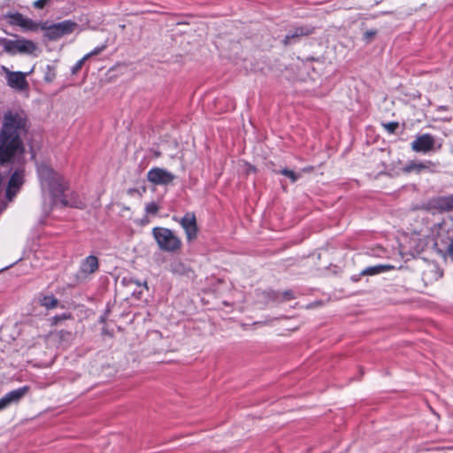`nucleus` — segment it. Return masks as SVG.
Returning a JSON list of instances; mask_svg holds the SVG:
<instances>
[{
	"mask_svg": "<svg viewBox=\"0 0 453 453\" xmlns=\"http://www.w3.org/2000/svg\"><path fill=\"white\" fill-rule=\"evenodd\" d=\"M37 172L44 201L48 202L50 206L61 204L79 209L85 207V203L78 194L65 193L68 188L67 181L50 165L42 164L38 166Z\"/></svg>",
	"mask_w": 453,
	"mask_h": 453,
	"instance_id": "f257e3e1",
	"label": "nucleus"
},
{
	"mask_svg": "<svg viewBox=\"0 0 453 453\" xmlns=\"http://www.w3.org/2000/svg\"><path fill=\"white\" fill-rule=\"evenodd\" d=\"M25 130V119L19 113H6L0 133V164L9 161L22 150L20 134Z\"/></svg>",
	"mask_w": 453,
	"mask_h": 453,
	"instance_id": "f03ea898",
	"label": "nucleus"
},
{
	"mask_svg": "<svg viewBox=\"0 0 453 453\" xmlns=\"http://www.w3.org/2000/svg\"><path fill=\"white\" fill-rule=\"evenodd\" d=\"M151 234L160 250L167 253H177L181 250L182 241L172 229L156 226L152 229Z\"/></svg>",
	"mask_w": 453,
	"mask_h": 453,
	"instance_id": "7ed1b4c3",
	"label": "nucleus"
},
{
	"mask_svg": "<svg viewBox=\"0 0 453 453\" xmlns=\"http://www.w3.org/2000/svg\"><path fill=\"white\" fill-rule=\"evenodd\" d=\"M0 45L10 55L33 54L37 50V46L34 42L25 38L16 40L0 38Z\"/></svg>",
	"mask_w": 453,
	"mask_h": 453,
	"instance_id": "20e7f679",
	"label": "nucleus"
},
{
	"mask_svg": "<svg viewBox=\"0 0 453 453\" xmlns=\"http://www.w3.org/2000/svg\"><path fill=\"white\" fill-rule=\"evenodd\" d=\"M76 30L81 31L79 25L73 20L67 19L46 27L45 36L50 40L55 41Z\"/></svg>",
	"mask_w": 453,
	"mask_h": 453,
	"instance_id": "39448f33",
	"label": "nucleus"
},
{
	"mask_svg": "<svg viewBox=\"0 0 453 453\" xmlns=\"http://www.w3.org/2000/svg\"><path fill=\"white\" fill-rule=\"evenodd\" d=\"M411 150L415 152L428 153L440 150L441 144H437L435 138L430 134L418 135L411 144Z\"/></svg>",
	"mask_w": 453,
	"mask_h": 453,
	"instance_id": "423d86ee",
	"label": "nucleus"
},
{
	"mask_svg": "<svg viewBox=\"0 0 453 453\" xmlns=\"http://www.w3.org/2000/svg\"><path fill=\"white\" fill-rule=\"evenodd\" d=\"M1 70L5 76L6 82L9 87L19 91L27 88L28 83L26 79L27 73L12 72L5 66H2Z\"/></svg>",
	"mask_w": 453,
	"mask_h": 453,
	"instance_id": "0eeeda50",
	"label": "nucleus"
},
{
	"mask_svg": "<svg viewBox=\"0 0 453 453\" xmlns=\"http://www.w3.org/2000/svg\"><path fill=\"white\" fill-rule=\"evenodd\" d=\"M147 179L155 185H167L174 180V175L164 168L155 167L148 172Z\"/></svg>",
	"mask_w": 453,
	"mask_h": 453,
	"instance_id": "6e6552de",
	"label": "nucleus"
},
{
	"mask_svg": "<svg viewBox=\"0 0 453 453\" xmlns=\"http://www.w3.org/2000/svg\"><path fill=\"white\" fill-rule=\"evenodd\" d=\"M28 389L29 388L27 386H24L5 394L2 398H0V411L5 410L13 403H18L28 392Z\"/></svg>",
	"mask_w": 453,
	"mask_h": 453,
	"instance_id": "1a4fd4ad",
	"label": "nucleus"
},
{
	"mask_svg": "<svg viewBox=\"0 0 453 453\" xmlns=\"http://www.w3.org/2000/svg\"><path fill=\"white\" fill-rule=\"evenodd\" d=\"M180 225L184 229L188 241L197 237V226L196 216L193 213H186L180 220Z\"/></svg>",
	"mask_w": 453,
	"mask_h": 453,
	"instance_id": "9d476101",
	"label": "nucleus"
},
{
	"mask_svg": "<svg viewBox=\"0 0 453 453\" xmlns=\"http://www.w3.org/2000/svg\"><path fill=\"white\" fill-rule=\"evenodd\" d=\"M9 23L13 26H19L24 30H35L37 28V24L35 23L31 19H28L23 16L20 13H13L8 16Z\"/></svg>",
	"mask_w": 453,
	"mask_h": 453,
	"instance_id": "9b49d317",
	"label": "nucleus"
},
{
	"mask_svg": "<svg viewBox=\"0 0 453 453\" xmlns=\"http://www.w3.org/2000/svg\"><path fill=\"white\" fill-rule=\"evenodd\" d=\"M24 174L22 171H16L11 177L6 190V196L9 201H12V197L15 196L19 188L23 184Z\"/></svg>",
	"mask_w": 453,
	"mask_h": 453,
	"instance_id": "f8f14e48",
	"label": "nucleus"
},
{
	"mask_svg": "<svg viewBox=\"0 0 453 453\" xmlns=\"http://www.w3.org/2000/svg\"><path fill=\"white\" fill-rule=\"evenodd\" d=\"M436 166V164L432 161H426V162H415L411 161L409 164H407L403 167V172L405 173H420L422 171H434V168Z\"/></svg>",
	"mask_w": 453,
	"mask_h": 453,
	"instance_id": "ddd939ff",
	"label": "nucleus"
},
{
	"mask_svg": "<svg viewBox=\"0 0 453 453\" xmlns=\"http://www.w3.org/2000/svg\"><path fill=\"white\" fill-rule=\"evenodd\" d=\"M98 259L95 256L87 257L81 265V272L84 274L94 273L98 269Z\"/></svg>",
	"mask_w": 453,
	"mask_h": 453,
	"instance_id": "4468645a",
	"label": "nucleus"
},
{
	"mask_svg": "<svg viewBox=\"0 0 453 453\" xmlns=\"http://www.w3.org/2000/svg\"><path fill=\"white\" fill-rule=\"evenodd\" d=\"M395 269V266L391 265H377L365 268L363 272V275H375L385 272H388Z\"/></svg>",
	"mask_w": 453,
	"mask_h": 453,
	"instance_id": "2eb2a0df",
	"label": "nucleus"
},
{
	"mask_svg": "<svg viewBox=\"0 0 453 453\" xmlns=\"http://www.w3.org/2000/svg\"><path fill=\"white\" fill-rule=\"evenodd\" d=\"M437 205L443 211L453 210V198L452 195L448 196L440 197L437 201Z\"/></svg>",
	"mask_w": 453,
	"mask_h": 453,
	"instance_id": "dca6fc26",
	"label": "nucleus"
},
{
	"mask_svg": "<svg viewBox=\"0 0 453 453\" xmlns=\"http://www.w3.org/2000/svg\"><path fill=\"white\" fill-rule=\"evenodd\" d=\"M39 302L42 306L47 309L56 308L58 303V299L53 296H43L40 298Z\"/></svg>",
	"mask_w": 453,
	"mask_h": 453,
	"instance_id": "f3484780",
	"label": "nucleus"
},
{
	"mask_svg": "<svg viewBox=\"0 0 453 453\" xmlns=\"http://www.w3.org/2000/svg\"><path fill=\"white\" fill-rule=\"evenodd\" d=\"M169 271L174 274H183L186 272V267L180 260L176 259L169 265Z\"/></svg>",
	"mask_w": 453,
	"mask_h": 453,
	"instance_id": "a211bd4d",
	"label": "nucleus"
},
{
	"mask_svg": "<svg viewBox=\"0 0 453 453\" xmlns=\"http://www.w3.org/2000/svg\"><path fill=\"white\" fill-rule=\"evenodd\" d=\"M307 34H308V31L304 30L303 27L296 28L293 32H291L286 35L284 42H285V43H289L292 39L307 35Z\"/></svg>",
	"mask_w": 453,
	"mask_h": 453,
	"instance_id": "6ab92c4d",
	"label": "nucleus"
},
{
	"mask_svg": "<svg viewBox=\"0 0 453 453\" xmlns=\"http://www.w3.org/2000/svg\"><path fill=\"white\" fill-rule=\"evenodd\" d=\"M146 215H157L160 210V206L156 202H150L145 205Z\"/></svg>",
	"mask_w": 453,
	"mask_h": 453,
	"instance_id": "aec40b11",
	"label": "nucleus"
},
{
	"mask_svg": "<svg viewBox=\"0 0 453 453\" xmlns=\"http://www.w3.org/2000/svg\"><path fill=\"white\" fill-rule=\"evenodd\" d=\"M56 78V71L55 68L51 65H47L46 72L44 75V80L47 82H51Z\"/></svg>",
	"mask_w": 453,
	"mask_h": 453,
	"instance_id": "412c9836",
	"label": "nucleus"
},
{
	"mask_svg": "<svg viewBox=\"0 0 453 453\" xmlns=\"http://www.w3.org/2000/svg\"><path fill=\"white\" fill-rule=\"evenodd\" d=\"M105 48H106V45H104V44L95 48L93 50H91L90 52H88V54L85 55V59H88L93 56H96V55L100 54L101 52H103L105 50Z\"/></svg>",
	"mask_w": 453,
	"mask_h": 453,
	"instance_id": "4be33fe9",
	"label": "nucleus"
},
{
	"mask_svg": "<svg viewBox=\"0 0 453 453\" xmlns=\"http://www.w3.org/2000/svg\"><path fill=\"white\" fill-rule=\"evenodd\" d=\"M280 173H281V174L289 178L293 182H295L298 179V176L292 170L283 169V170H281Z\"/></svg>",
	"mask_w": 453,
	"mask_h": 453,
	"instance_id": "5701e85b",
	"label": "nucleus"
},
{
	"mask_svg": "<svg viewBox=\"0 0 453 453\" xmlns=\"http://www.w3.org/2000/svg\"><path fill=\"white\" fill-rule=\"evenodd\" d=\"M87 60H88V59H85V56H84L82 58H81V59H80V60H79V61L74 65V66L73 67V70H72L73 73H78V72L81 70V68L82 67V65H83V64L85 63V61H87Z\"/></svg>",
	"mask_w": 453,
	"mask_h": 453,
	"instance_id": "b1692460",
	"label": "nucleus"
},
{
	"mask_svg": "<svg viewBox=\"0 0 453 453\" xmlns=\"http://www.w3.org/2000/svg\"><path fill=\"white\" fill-rule=\"evenodd\" d=\"M383 126L389 133H394L396 130V128L398 127V123L397 122H388L387 124H384Z\"/></svg>",
	"mask_w": 453,
	"mask_h": 453,
	"instance_id": "393cba45",
	"label": "nucleus"
},
{
	"mask_svg": "<svg viewBox=\"0 0 453 453\" xmlns=\"http://www.w3.org/2000/svg\"><path fill=\"white\" fill-rule=\"evenodd\" d=\"M47 0H37L34 3V6L37 9H42L46 4Z\"/></svg>",
	"mask_w": 453,
	"mask_h": 453,
	"instance_id": "a878e982",
	"label": "nucleus"
},
{
	"mask_svg": "<svg viewBox=\"0 0 453 453\" xmlns=\"http://www.w3.org/2000/svg\"><path fill=\"white\" fill-rule=\"evenodd\" d=\"M69 317H70V316L65 315H65H63V316H61V317L56 316V317L52 318V320H53V321H52V324H54V325H55V324H57L59 320H61V319H68Z\"/></svg>",
	"mask_w": 453,
	"mask_h": 453,
	"instance_id": "bb28decb",
	"label": "nucleus"
},
{
	"mask_svg": "<svg viewBox=\"0 0 453 453\" xmlns=\"http://www.w3.org/2000/svg\"><path fill=\"white\" fill-rule=\"evenodd\" d=\"M374 35H375V32H374V31H367V32H365V36H366L367 38H369V39H370V38H372V37H373V36H374Z\"/></svg>",
	"mask_w": 453,
	"mask_h": 453,
	"instance_id": "cd10ccee",
	"label": "nucleus"
},
{
	"mask_svg": "<svg viewBox=\"0 0 453 453\" xmlns=\"http://www.w3.org/2000/svg\"><path fill=\"white\" fill-rule=\"evenodd\" d=\"M148 223H149V219H148V218H144V219H142V221H141V224H142V225H145V224H148Z\"/></svg>",
	"mask_w": 453,
	"mask_h": 453,
	"instance_id": "c85d7f7f",
	"label": "nucleus"
}]
</instances>
